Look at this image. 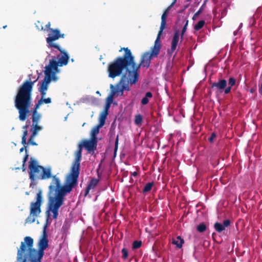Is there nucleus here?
Masks as SVG:
<instances>
[{
	"label": "nucleus",
	"mask_w": 262,
	"mask_h": 262,
	"mask_svg": "<svg viewBox=\"0 0 262 262\" xmlns=\"http://www.w3.org/2000/svg\"><path fill=\"white\" fill-rule=\"evenodd\" d=\"M122 50L124 51L122 56L116 58L108 63L107 70L108 76L114 79L122 75L117 84L129 88L130 85L136 83L133 82L134 74L132 73V67L134 66V56L128 48H122L119 52Z\"/></svg>",
	"instance_id": "obj_1"
},
{
	"label": "nucleus",
	"mask_w": 262,
	"mask_h": 262,
	"mask_svg": "<svg viewBox=\"0 0 262 262\" xmlns=\"http://www.w3.org/2000/svg\"><path fill=\"white\" fill-rule=\"evenodd\" d=\"M45 228L39 241L38 250L33 248L34 241L31 237L26 236L24 238V241L21 242L17 250L18 258L25 256L30 262H41L44 251L49 247L48 235Z\"/></svg>",
	"instance_id": "obj_2"
},
{
	"label": "nucleus",
	"mask_w": 262,
	"mask_h": 262,
	"mask_svg": "<svg viewBox=\"0 0 262 262\" xmlns=\"http://www.w3.org/2000/svg\"><path fill=\"white\" fill-rule=\"evenodd\" d=\"M73 187L64 184L61 186L60 179L56 177H53V181L49 186V209L47 211L48 216H49V211L53 212V218L56 219L58 215L59 208L62 205L64 202V196L67 193H70Z\"/></svg>",
	"instance_id": "obj_3"
},
{
	"label": "nucleus",
	"mask_w": 262,
	"mask_h": 262,
	"mask_svg": "<svg viewBox=\"0 0 262 262\" xmlns=\"http://www.w3.org/2000/svg\"><path fill=\"white\" fill-rule=\"evenodd\" d=\"M29 80L25 81L18 89L14 100L15 107L18 111L19 119L20 121H25L29 113L32 103V93L34 83Z\"/></svg>",
	"instance_id": "obj_4"
},
{
	"label": "nucleus",
	"mask_w": 262,
	"mask_h": 262,
	"mask_svg": "<svg viewBox=\"0 0 262 262\" xmlns=\"http://www.w3.org/2000/svg\"><path fill=\"white\" fill-rule=\"evenodd\" d=\"M161 48L160 38L157 36L154 45L151 48L150 51L145 52L142 55L139 64H136L134 58V66L132 67L133 70L132 73L134 74L133 82L137 83L138 81L139 77L138 71L140 68L141 67L146 68L147 69L148 68L151 63V59L154 57H157L158 56Z\"/></svg>",
	"instance_id": "obj_5"
},
{
	"label": "nucleus",
	"mask_w": 262,
	"mask_h": 262,
	"mask_svg": "<svg viewBox=\"0 0 262 262\" xmlns=\"http://www.w3.org/2000/svg\"><path fill=\"white\" fill-rule=\"evenodd\" d=\"M59 35H55L52 39H49L48 47L52 48H54L57 49L60 51V54L57 55L56 57H53L52 59L50 60L48 65L45 67L55 74L59 71L58 67H62L68 64L70 57L68 53L63 50L61 47L58 44L55 43L54 41L59 39Z\"/></svg>",
	"instance_id": "obj_6"
},
{
	"label": "nucleus",
	"mask_w": 262,
	"mask_h": 262,
	"mask_svg": "<svg viewBox=\"0 0 262 262\" xmlns=\"http://www.w3.org/2000/svg\"><path fill=\"white\" fill-rule=\"evenodd\" d=\"M82 145H79L77 150L75 153V159L72 164L70 173L67 175L65 184L68 186L74 187L78 183L79 175L80 162L82 158Z\"/></svg>",
	"instance_id": "obj_7"
},
{
	"label": "nucleus",
	"mask_w": 262,
	"mask_h": 262,
	"mask_svg": "<svg viewBox=\"0 0 262 262\" xmlns=\"http://www.w3.org/2000/svg\"><path fill=\"white\" fill-rule=\"evenodd\" d=\"M36 201L35 202H32L30 205V213L26 219V222L32 223L35 222L37 217L41 212V205L42 203V196L41 191L37 192L36 194Z\"/></svg>",
	"instance_id": "obj_8"
},
{
	"label": "nucleus",
	"mask_w": 262,
	"mask_h": 262,
	"mask_svg": "<svg viewBox=\"0 0 262 262\" xmlns=\"http://www.w3.org/2000/svg\"><path fill=\"white\" fill-rule=\"evenodd\" d=\"M42 166L39 165L37 162L32 158H31L29 164V178L32 182L36 180H39L41 173Z\"/></svg>",
	"instance_id": "obj_9"
},
{
	"label": "nucleus",
	"mask_w": 262,
	"mask_h": 262,
	"mask_svg": "<svg viewBox=\"0 0 262 262\" xmlns=\"http://www.w3.org/2000/svg\"><path fill=\"white\" fill-rule=\"evenodd\" d=\"M110 88L112 90V93L106 99L105 103L111 104L113 102L114 95L117 94L118 95L122 96L123 94L124 91H129V88H126L125 85H119L116 84L114 86L113 84H111Z\"/></svg>",
	"instance_id": "obj_10"
},
{
	"label": "nucleus",
	"mask_w": 262,
	"mask_h": 262,
	"mask_svg": "<svg viewBox=\"0 0 262 262\" xmlns=\"http://www.w3.org/2000/svg\"><path fill=\"white\" fill-rule=\"evenodd\" d=\"M45 74V78L42 80L39 90L47 91L49 84L50 83L51 80L56 81L57 80V77L55 72H53V71H50L46 67Z\"/></svg>",
	"instance_id": "obj_11"
},
{
	"label": "nucleus",
	"mask_w": 262,
	"mask_h": 262,
	"mask_svg": "<svg viewBox=\"0 0 262 262\" xmlns=\"http://www.w3.org/2000/svg\"><path fill=\"white\" fill-rule=\"evenodd\" d=\"M51 23L49 21L48 22L46 25L45 26V30H48L50 31V33L48 34V37L46 38L47 43L48 44V46L49 45V39H52L53 37H54L55 35H59V39L60 38H64L65 37V34L63 33H61L60 31L58 29H53L51 28Z\"/></svg>",
	"instance_id": "obj_12"
},
{
	"label": "nucleus",
	"mask_w": 262,
	"mask_h": 262,
	"mask_svg": "<svg viewBox=\"0 0 262 262\" xmlns=\"http://www.w3.org/2000/svg\"><path fill=\"white\" fill-rule=\"evenodd\" d=\"M97 139L90 138L89 140L82 141V147H84L89 152H94L97 149Z\"/></svg>",
	"instance_id": "obj_13"
},
{
	"label": "nucleus",
	"mask_w": 262,
	"mask_h": 262,
	"mask_svg": "<svg viewBox=\"0 0 262 262\" xmlns=\"http://www.w3.org/2000/svg\"><path fill=\"white\" fill-rule=\"evenodd\" d=\"M180 35L179 30H176L174 33L171 40L170 50H168L167 51L168 54H170V55H172V54L177 49V47L178 45L180 39Z\"/></svg>",
	"instance_id": "obj_14"
},
{
	"label": "nucleus",
	"mask_w": 262,
	"mask_h": 262,
	"mask_svg": "<svg viewBox=\"0 0 262 262\" xmlns=\"http://www.w3.org/2000/svg\"><path fill=\"white\" fill-rule=\"evenodd\" d=\"M227 85V81L225 79H222L219 80L217 82H215L212 83L211 88L217 92H222L224 89L226 88Z\"/></svg>",
	"instance_id": "obj_15"
},
{
	"label": "nucleus",
	"mask_w": 262,
	"mask_h": 262,
	"mask_svg": "<svg viewBox=\"0 0 262 262\" xmlns=\"http://www.w3.org/2000/svg\"><path fill=\"white\" fill-rule=\"evenodd\" d=\"M231 221L229 219L224 220L223 223L216 222L214 224V228L215 231L218 233H221L224 231L226 228H228L230 226Z\"/></svg>",
	"instance_id": "obj_16"
},
{
	"label": "nucleus",
	"mask_w": 262,
	"mask_h": 262,
	"mask_svg": "<svg viewBox=\"0 0 262 262\" xmlns=\"http://www.w3.org/2000/svg\"><path fill=\"white\" fill-rule=\"evenodd\" d=\"M169 10L167 9H166L165 11H164L163 14L161 16V26L160 28V30L158 32V37H160L161 38V36L163 33L164 29L165 28L166 25V18L167 17L168 13L169 12Z\"/></svg>",
	"instance_id": "obj_17"
},
{
	"label": "nucleus",
	"mask_w": 262,
	"mask_h": 262,
	"mask_svg": "<svg viewBox=\"0 0 262 262\" xmlns=\"http://www.w3.org/2000/svg\"><path fill=\"white\" fill-rule=\"evenodd\" d=\"M51 174V167H42L41 173L39 177V180H46L52 178L53 181V177Z\"/></svg>",
	"instance_id": "obj_18"
},
{
	"label": "nucleus",
	"mask_w": 262,
	"mask_h": 262,
	"mask_svg": "<svg viewBox=\"0 0 262 262\" xmlns=\"http://www.w3.org/2000/svg\"><path fill=\"white\" fill-rule=\"evenodd\" d=\"M38 108L34 106L32 115V124H38L41 119V115L37 112Z\"/></svg>",
	"instance_id": "obj_19"
},
{
	"label": "nucleus",
	"mask_w": 262,
	"mask_h": 262,
	"mask_svg": "<svg viewBox=\"0 0 262 262\" xmlns=\"http://www.w3.org/2000/svg\"><path fill=\"white\" fill-rule=\"evenodd\" d=\"M99 181V179L96 178H92L89 184L86 187L85 191V196L89 194L90 190L91 189H94L98 185Z\"/></svg>",
	"instance_id": "obj_20"
},
{
	"label": "nucleus",
	"mask_w": 262,
	"mask_h": 262,
	"mask_svg": "<svg viewBox=\"0 0 262 262\" xmlns=\"http://www.w3.org/2000/svg\"><path fill=\"white\" fill-rule=\"evenodd\" d=\"M184 243V239L180 236H178L176 238H172L171 242L172 244L176 245L177 247L179 249L182 247Z\"/></svg>",
	"instance_id": "obj_21"
},
{
	"label": "nucleus",
	"mask_w": 262,
	"mask_h": 262,
	"mask_svg": "<svg viewBox=\"0 0 262 262\" xmlns=\"http://www.w3.org/2000/svg\"><path fill=\"white\" fill-rule=\"evenodd\" d=\"M103 126L100 124L94 126L91 132V138L97 139V135L99 133L100 129Z\"/></svg>",
	"instance_id": "obj_22"
},
{
	"label": "nucleus",
	"mask_w": 262,
	"mask_h": 262,
	"mask_svg": "<svg viewBox=\"0 0 262 262\" xmlns=\"http://www.w3.org/2000/svg\"><path fill=\"white\" fill-rule=\"evenodd\" d=\"M42 129V126L38 124H32L31 132H32V139L37 135L38 132Z\"/></svg>",
	"instance_id": "obj_23"
},
{
	"label": "nucleus",
	"mask_w": 262,
	"mask_h": 262,
	"mask_svg": "<svg viewBox=\"0 0 262 262\" xmlns=\"http://www.w3.org/2000/svg\"><path fill=\"white\" fill-rule=\"evenodd\" d=\"M108 114V113L107 112L103 111L100 113L99 117V124L103 126L105 124V120Z\"/></svg>",
	"instance_id": "obj_24"
},
{
	"label": "nucleus",
	"mask_w": 262,
	"mask_h": 262,
	"mask_svg": "<svg viewBox=\"0 0 262 262\" xmlns=\"http://www.w3.org/2000/svg\"><path fill=\"white\" fill-rule=\"evenodd\" d=\"M50 103H51V99L50 98H41V99L38 100L37 103H36L35 106L39 108L40 106L42 105L43 103L48 104Z\"/></svg>",
	"instance_id": "obj_25"
},
{
	"label": "nucleus",
	"mask_w": 262,
	"mask_h": 262,
	"mask_svg": "<svg viewBox=\"0 0 262 262\" xmlns=\"http://www.w3.org/2000/svg\"><path fill=\"white\" fill-rule=\"evenodd\" d=\"M208 0H205L203 4L202 5L199 10L193 15L192 17V19L195 20L197 17L199 16V15L204 11V9L206 8V3Z\"/></svg>",
	"instance_id": "obj_26"
},
{
	"label": "nucleus",
	"mask_w": 262,
	"mask_h": 262,
	"mask_svg": "<svg viewBox=\"0 0 262 262\" xmlns=\"http://www.w3.org/2000/svg\"><path fill=\"white\" fill-rule=\"evenodd\" d=\"M152 97V94L150 92H148L146 93L145 96L143 97L141 100V103L143 105L147 104L149 102L148 98Z\"/></svg>",
	"instance_id": "obj_27"
},
{
	"label": "nucleus",
	"mask_w": 262,
	"mask_h": 262,
	"mask_svg": "<svg viewBox=\"0 0 262 262\" xmlns=\"http://www.w3.org/2000/svg\"><path fill=\"white\" fill-rule=\"evenodd\" d=\"M143 121L142 116L140 114L136 115L135 117L134 123L137 125H140Z\"/></svg>",
	"instance_id": "obj_28"
},
{
	"label": "nucleus",
	"mask_w": 262,
	"mask_h": 262,
	"mask_svg": "<svg viewBox=\"0 0 262 262\" xmlns=\"http://www.w3.org/2000/svg\"><path fill=\"white\" fill-rule=\"evenodd\" d=\"M154 185V183L153 182L147 183L143 189V192L146 193L151 190Z\"/></svg>",
	"instance_id": "obj_29"
},
{
	"label": "nucleus",
	"mask_w": 262,
	"mask_h": 262,
	"mask_svg": "<svg viewBox=\"0 0 262 262\" xmlns=\"http://www.w3.org/2000/svg\"><path fill=\"white\" fill-rule=\"evenodd\" d=\"M205 22L204 20H200L194 27V29L195 31H199L201 29H202L204 26Z\"/></svg>",
	"instance_id": "obj_30"
},
{
	"label": "nucleus",
	"mask_w": 262,
	"mask_h": 262,
	"mask_svg": "<svg viewBox=\"0 0 262 262\" xmlns=\"http://www.w3.org/2000/svg\"><path fill=\"white\" fill-rule=\"evenodd\" d=\"M206 225L204 223H202L196 227L197 230L201 233L204 232L206 230Z\"/></svg>",
	"instance_id": "obj_31"
},
{
	"label": "nucleus",
	"mask_w": 262,
	"mask_h": 262,
	"mask_svg": "<svg viewBox=\"0 0 262 262\" xmlns=\"http://www.w3.org/2000/svg\"><path fill=\"white\" fill-rule=\"evenodd\" d=\"M142 245V242L141 241H135L133 242L132 245L133 249H137L139 248Z\"/></svg>",
	"instance_id": "obj_32"
},
{
	"label": "nucleus",
	"mask_w": 262,
	"mask_h": 262,
	"mask_svg": "<svg viewBox=\"0 0 262 262\" xmlns=\"http://www.w3.org/2000/svg\"><path fill=\"white\" fill-rule=\"evenodd\" d=\"M188 20H187L186 22V24H185L184 26L183 27V29H182V30L181 31V41L182 40V39H183V37H184V35L187 30V27L188 26Z\"/></svg>",
	"instance_id": "obj_33"
},
{
	"label": "nucleus",
	"mask_w": 262,
	"mask_h": 262,
	"mask_svg": "<svg viewBox=\"0 0 262 262\" xmlns=\"http://www.w3.org/2000/svg\"><path fill=\"white\" fill-rule=\"evenodd\" d=\"M28 157H29V155L28 154V150L27 149H26V155L24 157V158L23 159V168H23V171H25L26 170V168L25 167V164L28 159Z\"/></svg>",
	"instance_id": "obj_34"
},
{
	"label": "nucleus",
	"mask_w": 262,
	"mask_h": 262,
	"mask_svg": "<svg viewBox=\"0 0 262 262\" xmlns=\"http://www.w3.org/2000/svg\"><path fill=\"white\" fill-rule=\"evenodd\" d=\"M118 144H119V136L117 135L116 139L115 140V149H114V157L116 156L118 148Z\"/></svg>",
	"instance_id": "obj_35"
},
{
	"label": "nucleus",
	"mask_w": 262,
	"mask_h": 262,
	"mask_svg": "<svg viewBox=\"0 0 262 262\" xmlns=\"http://www.w3.org/2000/svg\"><path fill=\"white\" fill-rule=\"evenodd\" d=\"M236 79L234 77H230L228 80V84L231 86H234L236 84Z\"/></svg>",
	"instance_id": "obj_36"
},
{
	"label": "nucleus",
	"mask_w": 262,
	"mask_h": 262,
	"mask_svg": "<svg viewBox=\"0 0 262 262\" xmlns=\"http://www.w3.org/2000/svg\"><path fill=\"white\" fill-rule=\"evenodd\" d=\"M121 252L122 253V258L124 259H126L128 257V251L127 249L125 248H123L121 250Z\"/></svg>",
	"instance_id": "obj_37"
},
{
	"label": "nucleus",
	"mask_w": 262,
	"mask_h": 262,
	"mask_svg": "<svg viewBox=\"0 0 262 262\" xmlns=\"http://www.w3.org/2000/svg\"><path fill=\"white\" fill-rule=\"evenodd\" d=\"M16 262H30L29 259L24 256L21 258H18V252L17 253V261Z\"/></svg>",
	"instance_id": "obj_38"
},
{
	"label": "nucleus",
	"mask_w": 262,
	"mask_h": 262,
	"mask_svg": "<svg viewBox=\"0 0 262 262\" xmlns=\"http://www.w3.org/2000/svg\"><path fill=\"white\" fill-rule=\"evenodd\" d=\"M34 138L35 137H33L32 139V135H31L29 139V143H30L31 145H37V144L34 141Z\"/></svg>",
	"instance_id": "obj_39"
},
{
	"label": "nucleus",
	"mask_w": 262,
	"mask_h": 262,
	"mask_svg": "<svg viewBox=\"0 0 262 262\" xmlns=\"http://www.w3.org/2000/svg\"><path fill=\"white\" fill-rule=\"evenodd\" d=\"M231 88H232V86H231L230 85H229V86H228V87L226 86V88L224 89V93L225 94H229L231 92Z\"/></svg>",
	"instance_id": "obj_40"
},
{
	"label": "nucleus",
	"mask_w": 262,
	"mask_h": 262,
	"mask_svg": "<svg viewBox=\"0 0 262 262\" xmlns=\"http://www.w3.org/2000/svg\"><path fill=\"white\" fill-rule=\"evenodd\" d=\"M216 137V134L214 133H212L211 136L208 139L210 142H213L214 139Z\"/></svg>",
	"instance_id": "obj_41"
},
{
	"label": "nucleus",
	"mask_w": 262,
	"mask_h": 262,
	"mask_svg": "<svg viewBox=\"0 0 262 262\" xmlns=\"http://www.w3.org/2000/svg\"><path fill=\"white\" fill-rule=\"evenodd\" d=\"M111 105V104L105 103L103 111H105L106 112H107L108 113V110H110Z\"/></svg>",
	"instance_id": "obj_42"
},
{
	"label": "nucleus",
	"mask_w": 262,
	"mask_h": 262,
	"mask_svg": "<svg viewBox=\"0 0 262 262\" xmlns=\"http://www.w3.org/2000/svg\"><path fill=\"white\" fill-rule=\"evenodd\" d=\"M39 92L40 93V95L41 96V98H44L45 95H46V90H39Z\"/></svg>",
	"instance_id": "obj_43"
},
{
	"label": "nucleus",
	"mask_w": 262,
	"mask_h": 262,
	"mask_svg": "<svg viewBox=\"0 0 262 262\" xmlns=\"http://www.w3.org/2000/svg\"><path fill=\"white\" fill-rule=\"evenodd\" d=\"M177 0H173L172 3L170 4V6H169L166 9L169 10L170 11L171 8L174 5V4L176 3Z\"/></svg>",
	"instance_id": "obj_44"
},
{
	"label": "nucleus",
	"mask_w": 262,
	"mask_h": 262,
	"mask_svg": "<svg viewBox=\"0 0 262 262\" xmlns=\"http://www.w3.org/2000/svg\"><path fill=\"white\" fill-rule=\"evenodd\" d=\"M177 0H173L172 3L170 4V6H169L166 9L169 10L170 11L171 8L174 5V4L176 3Z\"/></svg>",
	"instance_id": "obj_45"
},
{
	"label": "nucleus",
	"mask_w": 262,
	"mask_h": 262,
	"mask_svg": "<svg viewBox=\"0 0 262 262\" xmlns=\"http://www.w3.org/2000/svg\"><path fill=\"white\" fill-rule=\"evenodd\" d=\"M27 135H28V130H24L23 132V135L22 138H26V137Z\"/></svg>",
	"instance_id": "obj_46"
},
{
	"label": "nucleus",
	"mask_w": 262,
	"mask_h": 262,
	"mask_svg": "<svg viewBox=\"0 0 262 262\" xmlns=\"http://www.w3.org/2000/svg\"><path fill=\"white\" fill-rule=\"evenodd\" d=\"M21 143L24 145H26L27 144V139L22 138Z\"/></svg>",
	"instance_id": "obj_47"
},
{
	"label": "nucleus",
	"mask_w": 262,
	"mask_h": 262,
	"mask_svg": "<svg viewBox=\"0 0 262 262\" xmlns=\"http://www.w3.org/2000/svg\"><path fill=\"white\" fill-rule=\"evenodd\" d=\"M131 174L134 177H136L138 175V173L136 171H134L133 172H131Z\"/></svg>",
	"instance_id": "obj_48"
},
{
	"label": "nucleus",
	"mask_w": 262,
	"mask_h": 262,
	"mask_svg": "<svg viewBox=\"0 0 262 262\" xmlns=\"http://www.w3.org/2000/svg\"><path fill=\"white\" fill-rule=\"evenodd\" d=\"M29 127V125L28 124H26L25 125H24L23 127V128L24 129V130H27V129Z\"/></svg>",
	"instance_id": "obj_49"
},
{
	"label": "nucleus",
	"mask_w": 262,
	"mask_h": 262,
	"mask_svg": "<svg viewBox=\"0 0 262 262\" xmlns=\"http://www.w3.org/2000/svg\"><path fill=\"white\" fill-rule=\"evenodd\" d=\"M255 89L254 88L251 89L250 90V93H253L255 92Z\"/></svg>",
	"instance_id": "obj_50"
},
{
	"label": "nucleus",
	"mask_w": 262,
	"mask_h": 262,
	"mask_svg": "<svg viewBox=\"0 0 262 262\" xmlns=\"http://www.w3.org/2000/svg\"><path fill=\"white\" fill-rule=\"evenodd\" d=\"M25 149H26V146H25V147H23L21 148H20V152H23V150H24Z\"/></svg>",
	"instance_id": "obj_51"
},
{
	"label": "nucleus",
	"mask_w": 262,
	"mask_h": 262,
	"mask_svg": "<svg viewBox=\"0 0 262 262\" xmlns=\"http://www.w3.org/2000/svg\"><path fill=\"white\" fill-rule=\"evenodd\" d=\"M36 27H37V28L38 29V30H42L43 29V28L42 26H41V29H40L37 26H36Z\"/></svg>",
	"instance_id": "obj_52"
},
{
	"label": "nucleus",
	"mask_w": 262,
	"mask_h": 262,
	"mask_svg": "<svg viewBox=\"0 0 262 262\" xmlns=\"http://www.w3.org/2000/svg\"><path fill=\"white\" fill-rule=\"evenodd\" d=\"M7 26L5 25L3 27V29H6L7 28Z\"/></svg>",
	"instance_id": "obj_53"
},
{
	"label": "nucleus",
	"mask_w": 262,
	"mask_h": 262,
	"mask_svg": "<svg viewBox=\"0 0 262 262\" xmlns=\"http://www.w3.org/2000/svg\"><path fill=\"white\" fill-rule=\"evenodd\" d=\"M261 248H262V243H261Z\"/></svg>",
	"instance_id": "obj_54"
}]
</instances>
